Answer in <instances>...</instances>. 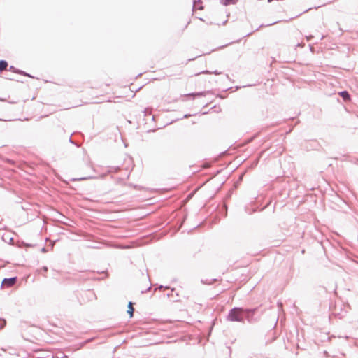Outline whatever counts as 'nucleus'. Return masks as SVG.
Listing matches in <instances>:
<instances>
[{
    "label": "nucleus",
    "instance_id": "obj_6",
    "mask_svg": "<svg viewBox=\"0 0 358 358\" xmlns=\"http://www.w3.org/2000/svg\"><path fill=\"white\" fill-rule=\"evenodd\" d=\"M236 0H224L223 3L225 6L229 5V4H234L236 3Z\"/></svg>",
    "mask_w": 358,
    "mask_h": 358
},
{
    "label": "nucleus",
    "instance_id": "obj_5",
    "mask_svg": "<svg viewBox=\"0 0 358 358\" xmlns=\"http://www.w3.org/2000/svg\"><path fill=\"white\" fill-rule=\"evenodd\" d=\"M7 66H8L7 62H6L4 60L0 61V71L6 69Z\"/></svg>",
    "mask_w": 358,
    "mask_h": 358
},
{
    "label": "nucleus",
    "instance_id": "obj_2",
    "mask_svg": "<svg viewBox=\"0 0 358 358\" xmlns=\"http://www.w3.org/2000/svg\"><path fill=\"white\" fill-rule=\"evenodd\" d=\"M15 282H16V278L4 279L2 282V285H3V286H5V287H11L15 283Z\"/></svg>",
    "mask_w": 358,
    "mask_h": 358
},
{
    "label": "nucleus",
    "instance_id": "obj_3",
    "mask_svg": "<svg viewBox=\"0 0 358 358\" xmlns=\"http://www.w3.org/2000/svg\"><path fill=\"white\" fill-rule=\"evenodd\" d=\"M339 95L345 100V101H350V96L349 93L347 91H343L339 92Z\"/></svg>",
    "mask_w": 358,
    "mask_h": 358
},
{
    "label": "nucleus",
    "instance_id": "obj_7",
    "mask_svg": "<svg viewBox=\"0 0 358 358\" xmlns=\"http://www.w3.org/2000/svg\"><path fill=\"white\" fill-rule=\"evenodd\" d=\"M203 93H197V94H196V96H203Z\"/></svg>",
    "mask_w": 358,
    "mask_h": 358
},
{
    "label": "nucleus",
    "instance_id": "obj_1",
    "mask_svg": "<svg viewBox=\"0 0 358 358\" xmlns=\"http://www.w3.org/2000/svg\"><path fill=\"white\" fill-rule=\"evenodd\" d=\"M242 316V310L240 308H234L231 310L229 314V320L230 321H241Z\"/></svg>",
    "mask_w": 358,
    "mask_h": 358
},
{
    "label": "nucleus",
    "instance_id": "obj_4",
    "mask_svg": "<svg viewBox=\"0 0 358 358\" xmlns=\"http://www.w3.org/2000/svg\"><path fill=\"white\" fill-rule=\"evenodd\" d=\"M134 308L133 307V303L129 302L128 304V310L127 313L129 314L130 317H132L134 315Z\"/></svg>",
    "mask_w": 358,
    "mask_h": 358
}]
</instances>
